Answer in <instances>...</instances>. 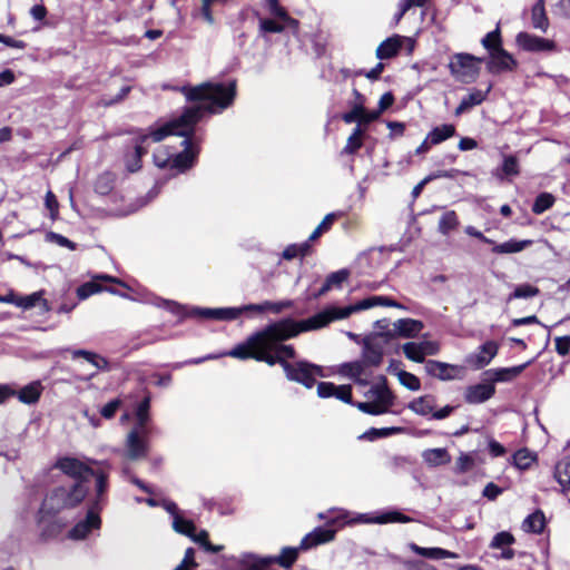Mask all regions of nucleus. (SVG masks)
Returning <instances> with one entry per match:
<instances>
[{"label":"nucleus","mask_w":570,"mask_h":570,"mask_svg":"<svg viewBox=\"0 0 570 570\" xmlns=\"http://www.w3.org/2000/svg\"><path fill=\"white\" fill-rule=\"evenodd\" d=\"M376 306L404 308L396 301L379 295L366 297L344 307L331 305L306 320L294 321L285 318L269 324L223 355L238 360L253 358L258 362H265L271 366L279 364L289 381L298 382L311 389L315 384L316 376H323L322 368L304 361L287 362V358L295 357V350L292 345H285L283 342L297 336L299 333L321 330L334 321L345 320L353 313Z\"/></svg>","instance_id":"f257e3e1"},{"label":"nucleus","mask_w":570,"mask_h":570,"mask_svg":"<svg viewBox=\"0 0 570 570\" xmlns=\"http://www.w3.org/2000/svg\"><path fill=\"white\" fill-rule=\"evenodd\" d=\"M188 100H208L210 106H194L186 108L180 117L168 121L161 127L151 130L150 134L141 135L134 148V151L126 155L125 163L128 171L135 173L140 169V159L147 153V142L161 141L169 135L184 136L191 131L193 125L198 121L205 110L215 112L232 105L236 95V82L225 83L206 82L184 90Z\"/></svg>","instance_id":"f03ea898"},{"label":"nucleus","mask_w":570,"mask_h":570,"mask_svg":"<svg viewBox=\"0 0 570 570\" xmlns=\"http://www.w3.org/2000/svg\"><path fill=\"white\" fill-rule=\"evenodd\" d=\"M88 488L82 481L76 482L70 488L59 487L48 493L42 500L38 511V523L48 517H53L66 509L77 507L86 497Z\"/></svg>","instance_id":"7ed1b4c3"},{"label":"nucleus","mask_w":570,"mask_h":570,"mask_svg":"<svg viewBox=\"0 0 570 570\" xmlns=\"http://www.w3.org/2000/svg\"><path fill=\"white\" fill-rule=\"evenodd\" d=\"M481 59L469 53L454 55L449 63L451 75L461 82H472L476 79Z\"/></svg>","instance_id":"20e7f679"},{"label":"nucleus","mask_w":570,"mask_h":570,"mask_svg":"<svg viewBox=\"0 0 570 570\" xmlns=\"http://www.w3.org/2000/svg\"><path fill=\"white\" fill-rule=\"evenodd\" d=\"M149 431L131 429L126 439V455L129 460H139L148 453Z\"/></svg>","instance_id":"39448f33"},{"label":"nucleus","mask_w":570,"mask_h":570,"mask_svg":"<svg viewBox=\"0 0 570 570\" xmlns=\"http://www.w3.org/2000/svg\"><path fill=\"white\" fill-rule=\"evenodd\" d=\"M402 351L404 355L416 363H423L425 356L435 355L440 351V345L434 341H419V342H407L403 344Z\"/></svg>","instance_id":"423d86ee"},{"label":"nucleus","mask_w":570,"mask_h":570,"mask_svg":"<svg viewBox=\"0 0 570 570\" xmlns=\"http://www.w3.org/2000/svg\"><path fill=\"white\" fill-rule=\"evenodd\" d=\"M404 45L409 53H411L414 49L415 41L409 37L394 35L380 43L376 48V57L381 60L393 58Z\"/></svg>","instance_id":"0eeeda50"},{"label":"nucleus","mask_w":570,"mask_h":570,"mask_svg":"<svg viewBox=\"0 0 570 570\" xmlns=\"http://www.w3.org/2000/svg\"><path fill=\"white\" fill-rule=\"evenodd\" d=\"M101 520L98 514V510L96 505H92L85 520L78 522L70 531L69 538L72 540H83L86 539L92 530H98L100 528Z\"/></svg>","instance_id":"6e6552de"},{"label":"nucleus","mask_w":570,"mask_h":570,"mask_svg":"<svg viewBox=\"0 0 570 570\" xmlns=\"http://www.w3.org/2000/svg\"><path fill=\"white\" fill-rule=\"evenodd\" d=\"M495 394V386L487 376L481 383L469 385L464 391V401L469 404H481Z\"/></svg>","instance_id":"1a4fd4ad"},{"label":"nucleus","mask_w":570,"mask_h":570,"mask_svg":"<svg viewBox=\"0 0 570 570\" xmlns=\"http://www.w3.org/2000/svg\"><path fill=\"white\" fill-rule=\"evenodd\" d=\"M517 43L525 51L541 52L557 50L554 41L528 32L518 33Z\"/></svg>","instance_id":"9d476101"},{"label":"nucleus","mask_w":570,"mask_h":570,"mask_svg":"<svg viewBox=\"0 0 570 570\" xmlns=\"http://www.w3.org/2000/svg\"><path fill=\"white\" fill-rule=\"evenodd\" d=\"M374 393L376 394L375 401L360 402L356 404L357 409L372 415H379L387 412L389 407L392 405V396L390 392L385 389L376 387Z\"/></svg>","instance_id":"9b49d317"},{"label":"nucleus","mask_w":570,"mask_h":570,"mask_svg":"<svg viewBox=\"0 0 570 570\" xmlns=\"http://www.w3.org/2000/svg\"><path fill=\"white\" fill-rule=\"evenodd\" d=\"M517 67L514 58L503 48H497L490 52L488 70L491 73L512 71Z\"/></svg>","instance_id":"f8f14e48"},{"label":"nucleus","mask_w":570,"mask_h":570,"mask_svg":"<svg viewBox=\"0 0 570 570\" xmlns=\"http://www.w3.org/2000/svg\"><path fill=\"white\" fill-rule=\"evenodd\" d=\"M425 372L433 377L442 381L454 380L460 376L462 368L458 365L443 363L435 360H429L424 363Z\"/></svg>","instance_id":"ddd939ff"},{"label":"nucleus","mask_w":570,"mask_h":570,"mask_svg":"<svg viewBox=\"0 0 570 570\" xmlns=\"http://www.w3.org/2000/svg\"><path fill=\"white\" fill-rule=\"evenodd\" d=\"M56 466L65 474L75 479H86L89 474H94V470L87 464L75 458H62L57 461Z\"/></svg>","instance_id":"4468645a"},{"label":"nucleus","mask_w":570,"mask_h":570,"mask_svg":"<svg viewBox=\"0 0 570 570\" xmlns=\"http://www.w3.org/2000/svg\"><path fill=\"white\" fill-rule=\"evenodd\" d=\"M317 394L320 397H335L345 403L352 404V386L335 385L332 382H321L317 385Z\"/></svg>","instance_id":"2eb2a0df"},{"label":"nucleus","mask_w":570,"mask_h":570,"mask_svg":"<svg viewBox=\"0 0 570 570\" xmlns=\"http://www.w3.org/2000/svg\"><path fill=\"white\" fill-rule=\"evenodd\" d=\"M527 365L528 363L512 367L492 368L485 371L483 375L495 386V383L510 382L518 377Z\"/></svg>","instance_id":"dca6fc26"},{"label":"nucleus","mask_w":570,"mask_h":570,"mask_svg":"<svg viewBox=\"0 0 570 570\" xmlns=\"http://www.w3.org/2000/svg\"><path fill=\"white\" fill-rule=\"evenodd\" d=\"M498 345L497 343L489 341L480 346L479 351L468 358L469 364L475 368H482L487 366L497 355Z\"/></svg>","instance_id":"f3484780"},{"label":"nucleus","mask_w":570,"mask_h":570,"mask_svg":"<svg viewBox=\"0 0 570 570\" xmlns=\"http://www.w3.org/2000/svg\"><path fill=\"white\" fill-rule=\"evenodd\" d=\"M196 124H197V121L193 125V127H195ZM193 131H194V128H191L190 132L183 136V137H185V139L183 140L181 144L185 146V149H184V151H181L177 155H173V160H171L173 168H177L183 171L193 166V164L195 161L196 154L189 149L190 140L188 138L193 134Z\"/></svg>","instance_id":"a211bd4d"},{"label":"nucleus","mask_w":570,"mask_h":570,"mask_svg":"<svg viewBox=\"0 0 570 570\" xmlns=\"http://www.w3.org/2000/svg\"><path fill=\"white\" fill-rule=\"evenodd\" d=\"M491 88L492 87L489 86L484 91L475 88L471 89L469 94L461 99L454 111L455 116H460L469 111L471 108L481 105L487 99Z\"/></svg>","instance_id":"6ab92c4d"},{"label":"nucleus","mask_w":570,"mask_h":570,"mask_svg":"<svg viewBox=\"0 0 570 570\" xmlns=\"http://www.w3.org/2000/svg\"><path fill=\"white\" fill-rule=\"evenodd\" d=\"M196 314L204 318L232 321L237 318L242 314V309L235 307L198 308L196 311Z\"/></svg>","instance_id":"aec40b11"},{"label":"nucleus","mask_w":570,"mask_h":570,"mask_svg":"<svg viewBox=\"0 0 570 570\" xmlns=\"http://www.w3.org/2000/svg\"><path fill=\"white\" fill-rule=\"evenodd\" d=\"M335 538V530L316 528L313 532L308 533L301 542V548L306 550L312 547L330 542Z\"/></svg>","instance_id":"412c9836"},{"label":"nucleus","mask_w":570,"mask_h":570,"mask_svg":"<svg viewBox=\"0 0 570 570\" xmlns=\"http://www.w3.org/2000/svg\"><path fill=\"white\" fill-rule=\"evenodd\" d=\"M393 328L399 336L414 337L423 330V323L412 318H401L394 322Z\"/></svg>","instance_id":"4be33fe9"},{"label":"nucleus","mask_w":570,"mask_h":570,"mask_svg":"<svg viewBox=\"0 0 570 570\" xmlns=\"http://www.w3.org/2000/svg\"><path fill=\"white\" fill-rule=\"evenodd\" d=\"M409 548L415 554L433 560L456 559L459 557L456 553L442 548H423L417 546L416 543H410Z\"/></svg>","instance_id":"5701e85b"},{"label":"nucleus","mask_w":570,"mask_h":570,"mask_svg":"<svg viewBox=\"0 0 570 570\" xmlns=\"http://www.w3.org/2000/svg\"><path fill=\"white\" fill-rule=\"evenodd\" d=\"M436 403L435 399L432 395H423L414 399L407 405V407L414 413L426 416L429 414L433 415V411L435 410Z\"/></svg>","instance_id":"b1692460"},{"label":"nucleus","mask_w":570,"mask_h":570,"mask_svg":"<svg viewBox=\"0 0 570 570\" xmlns=\"http://www.w3.org/2000/svg\"><path fill=\"white\" fill-rule=\"evenodd\" d=\"M273 563L272 558H261L255 554H244L239 558V570H265Z\"/></svg>","instance_id":"393cba45"},{"label":"nucleus","mask_w":570,"mask_h":570,"mask_svg":"<svg viewBox=\"0 0 570 570\" xmlns=\"http://www.w3.org/2000/svg\"><path fill=\"white\" fill-rule=\"evenodd\" d=\"M423 461L429 466H439L443 464H448L451 461V456L446 449L436 448L429 449L422 453Z\"/></svg>","instance_id":"a878e982"},{"label":"nucleus","mask_w":570,"mask_h":570,"mask_svg":"<svg viewBox=\"0 0 570 570\" xmlns=\"http://www.w3.org/2000/svg\"><path fill=\"white\" fill-rule=\"evenodd\" d=\"M42 391L41 383L36 381L16 392L18 400L24 404H35L40 399Z\"/></svg>","instance_id":"bb28decb"},{"label":"nucleus","mask_w":570,"mask_h":570,"mask_svg":"<svg viewBox=\"0 0 570 570\" xmlns=\"http://www.w3.org/2000/svg\"><path fill=\"white\" fill-rule=\"evenodd\" d=\"M266 6L268 12L278 20L285 22L288 26V28H292L294 30L298 28V21L288 16L286 10L279 6L278 0H266Z\"/></svg>","instance_id":"cd10ccee"},{"label":"nucleus","mask_w":570,"mask_h":570,"mask_svg":"<svg viewBox=\"0 0 570 570\" xmlns=\"http://www.w3.org/2000/svg\"><path fill=\"white\" fill-rule=\"evenodd\" d=\"M532 244V240L524 239V240H517V239H509L508 242H504L502 244H497L493 246L492 252L495 254H513V253H520L527 247H529Z\"/></svg>","instance_id":"c85d7f7f"},{"label":"nucleus","mask_w":570,"mask_h":570,"mask_svg":"<svg viewBox=\"0 0 570 570\" xmlns=\"http://www.w3.org/2000/svg\"><path fill=\"white\" fill-rule=\"evenodd\" d=\"M42 294L43 292L39 291L27 296H19L14 301V305L23 309H29L38 304H41L45 311H49L48 302L45 298H42Z\"/></svg>","instance_id":"c756f323"},{"label":"nucleus","mask_w":570,"mask_h":570,"mask_svg":"<svg viewBox=\"0 0 570 570\" xmlns=\"http://www.w3.org/2000/svg\"><path fill=\"white\" fill-rule=\"evenodd\" d=\"M456 129L454 125L451 124H443L441 126L434 127L432 130L429 131L428 136L430 137V140L434 145H439L453 136H455Z\"/></svg>","instance_id":"7c9ffc66"},{"label":"nucleus","mask_w":570,"mask_h":570,"mask_svg":"<svg viewBox=\"0 0 570 570\" xmlns=\"http://www.w3.org/2000/svg\"><path fill=\"white\" fill-rule=\"evenodd\" d=\"M149 409H150V396H145L144 400L138 404L136 409V424L132 429L149 431Z\"/></svg>","instance_id":"2f4dec72"},{"label":"nucleus","mask_w":570,"mask_h":570,"mask_svg":"<svg viewBox=\"0 0 570 570\" xmlns=\"http://www.w3.org/2000/svg\"><path fill=\"white\" fill-rule=\"evenodd\" d=\"M535 461L537 453L528 449H521L517 451L512 456L513 465L521 471L530 469L532 464L535 463Z\"/></svg>","instance_id":"473e14b6"},{"label":"nucleus","mask_w":570,"mask_h":570,"mask_svg":"<svg viewBox=\"0 0 570 570\" xmlns=\"http://www.w3.org/2000/svg\"><path fill=\"white\" fill-rule=\"evenodd\" d=\"M531 20H532V26L535 28V29H539L543 32H546L549 28V20H548V17L546 14V10H544V2L543 0H539L532 8V12H531Z\"/></svg>","instance_id":"72a5a7b5"},{"label":"nucleus","mask_w":570,"mask_h":570,"mask_svg":"<svg viewBox=\"0 0 570 570\" xmlns=\"http://www.w3.org/2000/svg\"><path fill=\"white\" fill-rule=\"evenodd\" d=\"M544 524H546L544 514L538 510L524 519V521L522 523V529L525 532L541 533L544 529Z\"/></svg>","instance_id":"f704fd0d"},{"label":"nucleus","mask_w":570,"mask_h":570,"mask_svg":"<svg viewBox=\"0 0 570 570\" xmlns=\"http://www.w3.org/2000/svg\"><path fill=\"white\" fill-rule=\"evenodd\" d=\"M554 478L563 490L570 489V456H567L557 463Z\"/></svg>","instance_id":"c9c22d12"},{"label":"nucleus","mask_w":570,"mask_h":570,"mask_svg":"<svg viewBox=\"0 0 570 570\" xmlns=\"http://www.w3.org/2000/svg\"><path fill=\"white\" fill-rule=\"evenodd\" d=\"M382 348L372 343L371 341H366L364 345V352H363V363L368 365H379L382 361Z\"/></svg>","instance_id":"e433bc0d"},{"label":"nucleus","mask_w":570,"mask_h":570,"mask_svg":"<svg viewBox=\"0 0 570 570\" xmlns=\"http://www.w3.org/2000/svg\"><path fill=\"white\" fill-rule=\"evenodd\" d=\"M459 226V218L454 210L445 212L439 220V232L442 235H449Z\"/></svg>","instance_id":"4c0bfd02"},{"label":"nucleus","mask_w":570,"mask_h":570,"mask_svg":"<svg viewBox=\"0 0 570 570\" xmlns=\"http://www.w3.org/2000/svg\"><path fill=\"white\" fill-rule=\"evenodd\" d=\"M556 203V197L550 193H541L534 199L532 205V212L535 215H541L546 210L550 209Z\"/></svg>","instance_id":"58836bf2"},{"label":"nucleus","mask_w":570,"mask_h":570,"mask_svg":"<svg viewBox=\"0 0 570 570\" xmlns=\"http://www.w3.org/2000/svg\"><path fill=\"white\" fill-rule=\"evenodd\" d=\"M540 293L539 288L530 284L518 285L514 291L509 295L508 302L518 298L534 297Z\"/></svg>","instance_id":"ea45409f"},{"label":"nucleus","mask_w":570,"mask_h":570,"mask_svg":"<svg viewBox=\"0 0 570 570\" xmlns=\"http://www.w3.org/2000/svg\"><path fill=\"white\" fill-rule=\"evenodd\" d=\"M376 523L384 524V523H393V522H400V523H409L412 522L413 519L399 512V511H389L385 513H382L377 517H375Z\"/></svg>","instance_id":"a19ab883"},{"label":"nucleus","mask_w":570,"mask_h":570,"mask_svg":"<svg viewBox=\"0 0 570 570\" xmlns=\"http://www.w3.org/2000/svg\"><path fill=\"white\" fill-rule=\"evenodd\" d=\"M362 135H363V131L361 129L360 126H357L352 135L347 138V141H346V145L343 149V153L345 154H354L355 151H357L362 145H363V141H362Z\"/></svg>","instance_id":"79ce46f5"},{"label":"nucleus","mask_w":570,"mask_h":570,"mask_svg":"<svg viewBox=\"0 0 570 570\" xmlns=\"http://www.w3.org/2000/svg\"><path fill=\"white\" fill-rule=\"evenodd\" d=\"M354 95L361 101V104L355 106L350 112L343 115L342 118L346 124H352L356 120L361 121L362 118H364V115H366V110L362 106V95L357 90H354Z\"/></svg>","instance_id":"37998d69"},{"label":"nucleus","mask_w":570,"mask_h":570,"mask_svg":"<svg viewBox=\"0 0 570 570\" xmlns=\"http://www.w3.org/2000/svg\"><path fill=\"white\" fill-rule=\"evenodd\" d=\"M173 527L175 531L187 537H193V532L196 530L195 524L191 521L183 518L180 514H175Z\"/></svg>","instance_id":"c03bdc74"},{"label":"nucleus","mask_w":570,"mask_h":570,"mask_svg":"<svg viewBox=\"0 0 570 570\" xmlns=\"http://www.w3.org/2000/svg\"><path fill=\"white\" fill-rule=\"evenodd\" d=\"M406 429L403 426H390L382 429H372L364 434V436H368L371 440L374 438H387L395 434L405 433Z\"/></svg>","instance_id":"a18cd8bd"},{"label":"nucleus","mask_w":570,"mask_h":570,"mask_svg":"<svg viewBox=\"0 0 570 570\" xmlns=\"http://www.w3.org/2000/svg\"><path fill=\"white\" fill-rule=\"evenodd\" d=\"M298 550L295 548H284L277 558H272L273 562L279 563L284 568H289L297 559Z\"/></svg>","instance_id":"49530a36"},{"label":"nucleus","mask_w":570,"mask_h":570,"mask_svg":"<svg viewBox=\"0 0 570 570\" xmlns=\"http://www.w3.org/2000/svg\"><path fill=\"white\" fill-rule=\"evenodd\" d=\"M515 541L514 537L508 531L497 533L490 542L491 549H503L510 547Z\"/></svg>","instance_id":"de8ad7c7"},{"label":"nucleus","mask_w":570,"mask_h":570,"mask_svg":"<svg viewBox=\"0 0 570 570\" xmlns=\"http://www.w3.org/2000/svg\"><path fill=\"white\" fill-rule=\"evenodd\" d=\"M288 27L285 22L283 21H276V20H273V19H261L259 20V29L262 32H265V33H279L282 31H284V29Z\"/></svg>","instance_id":"09e8293b"},{"label":"nucleus","mask_w":570,"mask_h":570,"mask_svg":"<svg viewBox=\"0 0 570 570\" xmlns=\"http://www.w3.org/2000/svg\"><path fill=\"white\" fill-rule=\"evenodd\" d=\"M342 372L346 376H348L357 382H362L360 380V376L364 373V363L356 361V362L343 364Z\"/></svg>","instance_id":"8fccbe9b"},{"label":"nucleus","mask_w":570,"mask_h":570,"mask_svg":"<svg viewBox=\"0 0 570 570\" xmlns=\"http://www.w3.org/2000/svg\"><path fill=\"white\" fill-rule=\"evenodd\" d=\"M502 175L497 174L499 178L503 176H517L519 174V163L514 156H505L501 167Z\"/></svg>","instance_id":"3c124183"},{"label":"nucleus","mask_w":570,"mask_h":570,"mask_svg":"<svg viewBox=\"0 0 570 570\" xmlns=\"http://www.w3.org/2000/svg\"><path fill=\"white\" fill-rule=\"evenodd\" d=\"M72 357H83L86 361L94 364L98 368L105 367L107 365V361L105 358L99 357L97 354L85 350L73 351Z\"/></svg>","instance_id":"603ef678"},{"label":"nucleus","mask_w":570,"mask_h":570,"mask_svg":"<svg viewBox=\"0 0 570 570\" xmlns=\"http://www.w3.org/2000/svg\"><path fill=\"white\" fill-rule=\"evenodd\" d=\"M112 186H114L112 175L109 173H105L97 178L96 184H95V189L97 193H99L101 195H106L112 189Z\"/></svg>","instance_id":"864d4df0"},{"label":"nucleus","mask_w":570,"mask_h":570,"mask_svg":"<svg viewBox=\"0 0 570 570\" xmlns=\"http://www.w3.org/2000/svg\"><path fill=\"white\" fill-rule=\"evenodd\" d=\"M309 252V244L308 242H305L299 245H291L288 246L284 253L283 257L285 259H292L298 256H305Z\"/></svg>","instance_id":"5fc2aeb1"},{"label":"nucleus","mask_w":570,"mask_h":570,"mask_svg":"<svg viewBox=\"0 0 570 570\" xmlns=\"http://www.w3.org/2000/svg\"><path fill=\"white\" fill-rule=\"evenodd\" d=\"M92 475H96V491H97V500L94 503V505H96L97 510L99 511L100 501L102 500V495L107 489V475L104 472H95V471H94Z\"/></svg>","instance_id":"6e6d98bb"},{"label":"nucleus","mask_w":570,"mask_h":570,"mask_svg":"<svg viewBox=\"0 0 570 570\" xmlns=\"http://www.w3.org/2000/svg\"><path fill=\"white\" fill-rule=\"evenodd\" d=\"M482 45L490 52L492 50H495L497 48H502L499 28L487 33L485 37L482 39Z\"/></svg>","instance_id":"4d7b16f0"},{"label":"nucleus","mask_w":570,"mask_h":570,"mask_svg":"<svg viewBox=\"0 0 570 570\" xmlns=\"http://www.w3.org/2000/svg\"><path fill=\"white\" fill-rule=\"evenodd\" d=\"M399 380L402 385H404L411 391H417L421 387L420 380L412 373L401 371L399 373Z\"/></svg>","instance_id":"13d9d810"},{"label":"nucleus","mask_w":570,"mask_h":570,"mask_svg":"<svg viewBox=\"0 0 570 570\" xmlns=\"http://www.w3.org/2000/svg\"><path fill=\"white\" fill-rule=\"evenodd\" d=\"M173 154L168 153L165 149H157L154 153V163L159 168H166L168 166L171 167Z\"/></svg>","instance_id":"bf43d9fd"},{"label":"nucleus","mask_w":570,"mask_h":570,"mask_svg":"<svg viewBox=\"0 0 570 570\" xmlns=\"http://www.w3.org/2000/svg\"><path fill=\"white\" fill-rule=\"evenodd\" d=\"M293 306L292 301H283V302H263L264 313L271 312L273 314H279L283 309L289 308Z\"/></svg>","instance_id":"052dcab7"},{"label":"nucleus","mask_w":570,"mask_h":570,"mask_svg":"<svg viewBox=\"0 0 570 570\" xmlns=\"http://www.w3.org/2000/svg\"><path fill=\"white\" fill-rule=\"evenodd\" d=\"M474 466V459L466 453H462L455 464V469L458 473H465L470 471Z\"/></svg>","instance_id":"680f3d73"},{"label":"nucleus","mask_w":570,"mask_h":570,"mask_svg":"<svg viewBox=\"0 0 570 570\" xmlns=\"http://www.w3.org/2000/svg\"><path fill=\"white\" fill-rule=\"evenodd\" d=\"M101 291V287L96 283H86L78 287L77 295L80 299H86L89 296Z\"/></svg>","instance_id":"e2e57ef3"},{"label":"nucleus","mask_w":570,"mask_h":570,"mask_svg":"<svg viewBox=\"0 0 570 570\" xmlns=\"http://www.w3.org/2000/svg\"><path fill=\"white\" fill-rule=\"evenodd\" d=\"M350 273L346 269H340L337 272L331 273L326 277V282L332 286H340L344 281L347 279Z\"/></svg>","instance_id":"0e129e2a"},{"label":"nucleus","mask_w":570,"mask_h":570,"mask_svg":"<svg viewBox=\"0 0 570 570\" xmlns=\"http://www.w3.org/2000/svg\"><path fill=\"white\" fill-rule=\"evenodd\" d=\"M120 406V401L119 400H112L110 402H108L106 405L102 406L100 413H101V416L107 419V420H110L115 416L116 412L118 411Z\"/></svg>","instance_id":"69168bd1"},{"label":"nucleus","mask_w":570,"mask_h":570,"mask_svg":"<svg viewBox=\"0 0 570 570\" xmlns=\"http://www.w3.org/2000/svg\"><path fill=\"white\" fill-rule=\"evenodd\" d=\"M554 344L557 352L564 356L570 351V336L556 337Z\"/></svg>","instance_id":"338daca9"},{"label":"nucleus","mask_w":570,"mask_h":570,"mask_svg":"<svg viewBox=\"0 0 570 570\" xmlns=\"http://www.w3.org/2000/svg\"><path fill=\"white\" fill-rule=\"evenodd\" d=\"M501 493H502V489L499 488L493 482L488 483L484 487L483 492H482L483 497H485L487 499H489L491 501L495 500Z\"/></svg>","instance_id":"774afa93"}]
</instances>
